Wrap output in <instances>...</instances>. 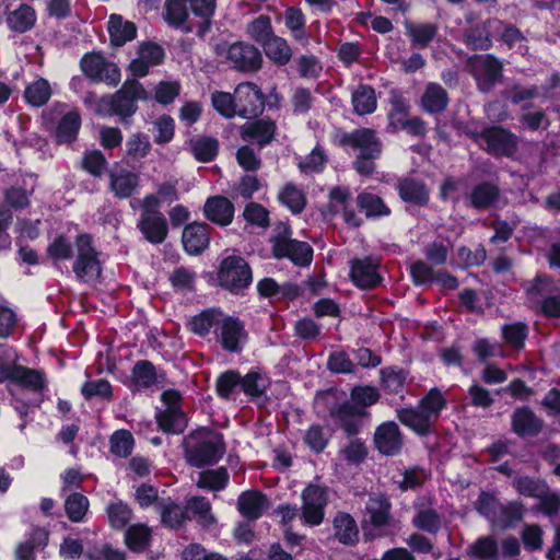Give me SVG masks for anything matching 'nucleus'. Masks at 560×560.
<instances>
[{
  "mask_svg": "<svg viewBox=\"0 0 560 560\" xmlns=\"http://www.w3.org/2000/svg\"><path fill=\"white\" fill-rule=\"evenodd\" d=\"M381 399L380 389L372 385H354L349 399L327 404L329 417L347 438L357 436L371 418L370 408Z\"/></svg>",
  "mask_w": 560,
  "mask_h": 560,
  "instance_id": "obj_1",
  "label": "nucleus"
},
{
  "mask_svg": "<svg viewBox=\"0 0 560 560\" xmlns=\"http://www.w3.org/2000/svg\"><path fill=\"white\" fill-rule=\"evenodd\" d=\"M330 141L335 147L346 151L350 149L358 151L352 161V168L359 175H373L376 170V160L383 152V143L374 129L360 127L346 131L339 128L331 133Z\"/></svg>",
  "mask_w": 560,
  "mask_h": 560,
  "instance_id": "obj_2",
  "label": "nucleus"
},
{
  "mask_svg": "<svg viewBox=\"0 0 560 560\" xmlns=\"http://www.w3.org/2000/svg\"><path fill=\"white\" fill-rule=\"evenodd\" d=\"M148 100V92L136 79L126 80L113 94H108L107 101H101L100 112L105 117L117 116L125 125L138 110V101Z\"/></svg>",
  "mask_w": 560,
  "mask_h": 560,
  "instance_id": "obj_3",
  "label": "nucleus"
},
{
  "mask_svg": "<svg viewBox=\"0 0 560 560\" xmlns=\"http://www.w3.org/2000/svg\"><path fill=\"white\" fill-rule=\"evenodd\" d=\"M254 280L253 268L241 255L224 256L215 270V284L223 291L235 296H242Z\"/></svg>",
  "mask_w": 560,
  "mask_h": 560,
  "instance_id": "obj_4",
  "label": "nucleus"
},
{
  "mask_svg": "<svg viewBox=\"0 0 560 560\" xmlns=\"http://www.w3.org/2000/svg\"><path fill=\"white\" fill-rule=\"evenodd\" d=\"M75 258L72 271L80 283H95L103 272L100 259L101 253L94 246V240L89 233H80L74 238Z\"/></svg>",
  "mask_w": 560,
  "mask_h": 560,
  "instance_id": "obj_5",
  "label": "nucleus"
},
{
  "mask_svg": "<svg viewBox=\"0 0 560 560\" xmlns=\"http://www.w3.org/2000/svg\"><path fill=\"white\" fill-rule=\"evenodd\" d=\"M390 109L387 114L388 131H406L410 136H420V116L410 117L411 97L409 91L392 89L388 92Z\"/></svg>",
  "mask_w": 560,
  "mask_h": 560,
  "instance_id": "obj_6",
  "label": "nucleus"
},
{
  "mask_svg": "<svg viewBox=\"0 0 560 560\" xmlns=\"http://www.w3.org/2000/svg\"><path fill=\"white\" fill-rule=\"evenodd\" d=\"M214 52L218 56L224 55L232 68L240 72H256L261 68L262 57L259 49L244 42H235L231 45L217 44Z\"/></svg>",
  "mask_w": 560,
  "mask_h": 560,
  "instance_id": "obj_7",
  "label": "nucleus"
},
{
  "mask_svg": "<svg viewBox=\"0 0 560 560\" xmlns=\"http://www.w3.org/2000/svg\"><path fill=\"white\" fill-rule=\"evenodd\" d=\"M287 233L291 234V231L285 230L271 238L272 257L278 260L289 259L301 268L308 267L313 261V247L307 242L291 238Z\"/></svg>",
  "mask_w": 560,
  "mask_h": 560,
  "instance_id": "obj_8",
  "label": "nucleus"
},
{
  "mask_svg": "<svg viewBox=\"0 0 560 560\" xmlns=\"http://www.w3.org/2000/svg\"><path fill=\"white\" fill-rule=\"evenodd\" d=\"M80 69L92 83L104 82L109 86H116L121 79L118 66L107 61L101 51L84 54L80 59Z\"/></svg>",
  "mask_w": 560,
  "mask_h": 560,
  "instance_id": "obj_9",
  "label": "nucleus"
},
{
  "mask_svg": "<svg viewBox=\"0 0 560 560\" xmlns=\"http://www.w3.org/2000/svg\"><path fill=\"white\" fill-rule=\"evenodd\" d=\"M478 145L490 154L511 158L517 151V137L502 127H490L475 135Z\"/></svg>",
  "mask_w": 560,
  "mask_h": 560,
  "instance_id": "obj_10",
  "label": "nucleus"
},
{
  "mask_svg": "<svg viewBox=\"0 0 560 560\" xmlns=\"http://www.w3.org/2000/svg\"><path fill=\"white\" fill-rule=\"evenodd\" d=\"M223 434L214 433L213 440L198 441L186 448L185 457L191 467L203 468L215 465L225 453Z\"/></svg>",
  "mask_w": 560,
  "mask_h": 560,
  "instance_id": "obj_11",
  "label": "nucleus"
},
{
  "mask_svg": "<svg viewBox=\"0 0 560 560\" xmlns=\"http://www.w3.org/2000/svg\"><path fill=\"white\" fill-rule=\"evenodd\" d=\"M380 268L381 260L374 256L354 257L350 260V281L360 290H374L384 280Z\"/></svg>",
  "mask_w": 560,
  "mask_h": 560,
  "instance_id": "obj_12",
  "label": "nucleus"
},
{
  "mask_svg": "<svg viewBox=\"0 0 560 560\" xmlns=\"http://www.w3.org/2000/svg\"><path fill=\"white\" fill-rule=\"evenodd\" d=\"M237 116L245 119L259 117L266 107V95L253 82H242L235 88Z\"/></svg>",
  "mask_w": 560,
  "mask_h": 560,
  "instance_id": "obj_13",
  "label": "nucleus"
},
{
  "mask_svg": "<svg viewBox=\"0 0 560 560\" xmlns=\"http://www.w3.org/2000/svg\"><path fill=\"white\" fill-rule=\"evenodd\" d=\"M526 292L534 302H539L541 298H545L541 310L546 315L560 316V289L547 277L537 276L534 282L526 288Z\"/></svg>",
  "mask_w": 560,
  "mask_h": 560,
  "instance_id": "obj_14",
  "label": "nucleus"
},
{
  "mask_svg": "<svg viewBox=\"0 0 560 560\" xmlns=\"http://www.w3.org/2000/svg\"><path fill=\"white\" fill-rule=\"evenodd\" d=\"M327 491L318 485H308L302 492V520L308 526L323 523L327 505Z\"/></svg>",
  "mask_w": 560,
  "mask_h": 560,
  "instance_id": "obj_15",
  "label": "nucleus"
},
{
  "mask_svg": "<svg viewBox=\"0 0 560 560\" xmlns=\"http://www.w3.org/2000/svg\"><path fill=\"white\" fill-rule=\"evenodd\" d=\"M471 70L482 92H489L502 81V62L491 55L479 56L470 61Z\"/></svg>",
  "mask_w": 560,
  "mask_h": 560,
  "instance_id": "obj_16",
  "label": "nucleus"
},
{
  "mask_svg": "<svg viewBox=\"0 0 560 560\" xmlns=\"http://www.w3.org/2000/svg\"><path fill=\"white\" fill-rule=\"evenodd\" d=\"M215 334L222 349L230 353H240L243 350L242 342L248 337L244 323L230 315L222 318L219 332Z\"/></svg>",
  "mask_w": 560,
  "mask_h": 560,
  "instance_id": "obj_17",
  "label": "nucleus"
},
{
  "mask_svg": "<svg viewBox=\"0 0 560 560\" xmlns=\"http://www.w3.org/2000/svg\"><path fill=\"white\" fill-rule=\"evenodd\" d=\"M375 450L384 456H395L402 447V436L395 421H385L376 427L373 435Z\"/></svg>",
  "mask_w": 560,
  "mask_h": 560,
  "instance_id": "obj_18",
  "label": "nucleus"
},
{
  "mask_svg": "<svg viewBox=\"0 0 560 560\" xmlns=\"http://www.w3.org/2000/svg\"><path fill=\"white\" fill-rule=\"evenodd\" d=\"M164 378L165 372L160 373L151 361L138 360L133 364L129 381L125 385L133 393L142 392L151 388Z\"/></svg>",
  "mask_w": 560,
  "mask_h": 560,
  "instance_id": "obj_19",
  "label": "nucleus"
},
{
  "mask_svg": "<svg viewBox=\"0 0 560 560\" xmlns=\"http://www.w3.org/2000/svg\"><path fill=\"white\" fill-rule=\"evenodd\" d=\"M212 228L206 222H192L185 225L182 233L184 250L190 256L202 254L210 244Z\"/></svg>",
  "mask_w": 560,
  "mask_h": 560,
  "instance_id": "obj_20",
  "label": "nucleus"
},
{
  "mask_svg": "<svg viewBox=\"0 0 560 560\" xmlns=\"http://www.w3.org/2000/svg\"><path fill=\"white\" fill-rule=\"evenodd\" d=\"M202 212L208 221L218 226L225 228L233 222L235 207L226 197L215 195L207 198Z\"/></svg>",
  "mask_w": 560,
  "mask_h": 560,
  "instance_id": "obj_21",
  "label": "nucleus"
},
{
  "mask_svg": "<svg viewBox=\"0 0 560 560\" xmlns=\"http://www.w3.org/2000/svg\"><path fill=\"white\" fill-rule=\"evenodd\" d=\"M277 131L276 121L269 117L258 118L241 127L240 135L244 141L256 143L260 148L269 144Z\"/></svg>",
  "mask_w": 560,
  "mask_h": 560,
  "instance_id": "obj_22",
  "label": "nucleus"
},
{
  "mask_svg": "<svg viewBox=\"0 0 560 560\" xmlns=\"http://www.w3.org/2000/svg\"><path fill=\"white\" fill-rule=\"evenodd\" d=\"M269 505L268 497L257 489L245 490L237 498V511L247 521L259 520Z\"/></svg>",
  "mask_w": 560,
  "mask_h": 560,
  "instance_id": "obj_23",
  "label": "nucleus"
},
{
  "mask_svg": "<svg viewBox=\"0 0 560 560\" xmlns=\"http://www.w3.org/2000/svg\"><path fill=\"white\" fill-rule=\"evenodd\" d=\"M188 4L190 5V0H165L163 13L171 27L179 28L186 34L195 32V24L188 21Z\"/></svg>",
  "mask_w": 560,
  "mask_h": 560,
  "instance_id": "obj_24",
  "label": "nucleus"
},
{
  "mask_svg": "<svg viewBox=\"0 0 560 560\" xmlns=\"http://www.w3.org/2000/svg\"><path fill=\"white\" fill-rule=\"evenodd\" d=\"M137 226L143 237L154 245L162 244L168 234L167 221L162 212L141 215Z\"/></svg>",
  "mask_w": 560,
  "mask_h": 560,
  "instance_id": "obj_25",
  "label": "nucleus"
},
{
  "mask_svg": "<svg viewBox=\"0 0 560 560\" xmlns=\"http://www.w3.org/2000/svg\"><path fill=\"white\" fill-rule=\"evenodd\" d=\"M36 22V10L27 3H21L13 11L5 12V24L8 28L18 34H24L31 31Z\"/></svg>",
  "mask_w": 560,
  "mask_h": 560,
  "instance_id": "obj_26",
  "label": "nucleus"
},
{
  "mask_svg": "<svg viewBox=\"0 0 560 560\" xmlns=\"http://www.w3.org/2000/svg\"><path fill=\"white\" fill-rule=\"evenodd\" d=\"M107 32L110 45L121 47L137 37V26L131 21H125L119 14H112L108 20Z\"/></svg>",
  "mask_w": 560,
  "mask_h": 560,
  "instance_id": "obj_27",
  "label": "nucleus"
},
{
  "mask_svg": "<svg viewBox=\"0 0 560 560\" xmlns=\"http://www.w3.org/2000/svg\"><path fill=\"white\" fill-rule=\"evenodd\" d=\"M336 539L345 545L353 547L359 542V528L355 520L347 512H338L332 521Z\"/></svg>",
  "mask_w": 560,
  "mask_h": 560,
  "instance_id": "obj_28",
  "label": "nucleus"
},
{
  "mask_svg": "<svg viewBox=\"0 0 560 560\" xmlns=\"http://www.w3.org/2000/svg\"><path fill=\"white\" fill-rule=\"evenodd\" d=\"M222 317L223 312L221 308L209 307L192 316L188 323V328L195 335L205 338L212 328L220 325Z\"/></svg>",
  "mask_w": 560,
  "mask_h": 560,
  "instance_id": "obj_29",
  "label": "nucleus"
},
{
  "mask_svg": "<svg viewBox=\"0 0 560 560\" xmlns=\"http://www.w3.org/2000/svg\"><path fill=\"white\" fill-rule=\"evenodd\" d=\"M82 119L78 110L67 112L59 120L55 138L58 144H72L77 141Z\"/></svg>",
  "mask_w": 560,
  "mask_h": 560,
  "instance_id": "obj_30",
  "label": "nucleus"
},
{
  "mask_svg": "<svg viewBox=\"0 0 560 560\" xmlns=\"http://www.w3.org/2000/svg\"><path fill=\"white\" fill-rule=\"evenodd\" d=\"M159 429L167 434H182L187 428V419L182 408H165L155 415Z\"/></svg>",
  "mask_w": 560,
  "mask_h": 560,
  "instance_id": "obj_31",
  "label": "nucleus"
},
{
  "mask_svg": "<svg viewBox=\"0 0 560 560\" xmlns=\"http://www.w3.org/2000/svg\"><path fill=\"white\" fill-rule=\"evenodd\" d=\"M152 540V530L145 524L138 523L130 525L124 536V542L129 551L142 553L150 546Z\"/></svg>",
  "mask_w": 560,
  "mask_h": 560,
  "instance_id": "obj_32",
  "label": "nucleus"
},
{
  "mask_svg": "<svg viewBox=\"0 0 560 560\" xmlns=\"http://www.w3.org/2000/svg\"><path fill=\"white\" fill-rule=\"evenodd\" d=\"M215 8L217 0H190L189 9L191 13L200 19V22L195 25V32L198 37H205L210 31Z\"/></svg>",
  "mask_w": 560,
  "mask_h": 560,
  "instance_id": "obj_33",
  "label": "nucleus"
},
{
  "mask_svg": "<svg viewBox=\"0 0 560 560\" xmlns=\"http://www.w3.org/2000/svg\"><path fill=\"white\" fill-rule=\"evenodd\" d=\"M365 509L373 527H383L389 524L392 504L386 495L370 497Z\"/></svg>",
  "mask_w": 560,
  "mask_h": 560,
  "instance_id": "obj_34",
  "label": "nucleus"
},
{
  "mask_svg": "<svg viewBox=\"0 0 560 560\" xmlns=\"http://www.w3.org/2000/svg\"><path fill=\"white\" fill-rule=\"evenodd\" d=\"M262 48L267 58L277 67L287 66L292 58V49L283 37L275 35L264 43Z\"/></svg>",
  "mask_w": 560,
  "mask_h": 560,
  "instance_id": "obj_35",
  "label": "nucleus"
},
{
  "mask_svg": "<svg viewBox=\"0 0 560 560\" xmlns=\"http://www.w3.org/2000/svg\"><path fill=\"white\" fill-rule=\"evenodd\" d=\"M353 112L360 116L375 112L377 106L375 90L369 84H360L352 93Z\"/></svg>",
  "mask_w": 560,
  "mask_h": 560,
  "instance_id": "obj_36",
  "label": "nucleus"
},
{
  "mask_svg": "<svg viewBox=\"0 0 560 560\" xmlns=\"http://www.w3.org/2000/svg\"><path fill=\"white\" fill-rule=\"evenodd\" d=\"M357 207L368 219L390 214V209L385 205L384 200L372 192H360L357 196Z\"/></svg>",
  "mask_w": 560,
  "mask_h": 560,
  "instance_id": "obj_37",
  "label": "nucleus"
},
{
  "mask_svg": "<svg viewBox=\"0 0 560 560\" xmlns=\"http://www.w3.org/2000/svg\"><path fill=\"white\" fill-rule=\"evenodd\" d=\"M331 433L319 423H312L303 435V443L314 454L323 453L329 445Z\"/></svg>",
  "mask_w": 560,
  "mask_h": 560,
  "instance_id": "obj_38",
  "label": "nucleus"
},
{
  "mask_svg": "<svg viewBox=\"0 0 560 560\" xmlns=\"http://www.w3.org/2000/svg\"><path fill=\"white\" fill-rule=\"evenodd\" d=\"M241 392V373L237 370H226L215 378V394L221 399L229 400Z\"/></svg>",
  "mask_w": 560,
  "mask_h": 560,
  "instance_id": "obj_39",
  "label": "nucleus"
},
{
  "mask_svg": "<svg viewBox=\"0 0 560 560\" xmlns=\"http://www.w3.org/2000/svg\"><path fill=\"white\" fill-rule=\"evenodd\" d=\"M90 508V501L86 495L81 492H71L63 503L67 517L72 523H81L84 521Z\"/></svg>",
  "mask_w": 560,
  "mask_h": 560,
  "instance_id": "obj_40",
  "label": "nucleus"
},
{
  "mask_svg": "<svg viewBox=\"0 0 560 560\" xmlns=\"http://www.w3.org/2000/svg\"><path fill=\"white\" fill-rule=\"evenodd\" d=\"M24 100L32 107H42L47 104L51 96L49 82L44 78H38L24 90Z\"/></svg>",
  "mask_w": 560,
  "mask_h": 560,
  "instance_id": "obj_41",
  "label": "nucleus"
},
{
  "mask_svg": "<svg viewBox=\"0 0 560 560\" xmlns=\"http://www.w3.org/2000/svg\"><path fill=\"white\" fill-rule=\"evenodd\" d=\"M190 147L197 161L208 163L219 153V141L214 137L201 136L190 140Z\"/></svg>",
  "mask_w": 560,
  "mask_h": 560,
  "instance_id": "obj_42",
  "label": "nucleus"
},
{
  "mask_svg": "<svg viewBox=\"0 0 560 560\" xmlns=\"http://www.w3.org/2000/svg\"><path fill=\"white\" fill-rule=\"evenodd\" d=\"M229 480L228 469L221 466L217 469H208L200 472L197 486L211 491H222L228 487Z\"/></svg>",
  "mask_w": 560,
  "mask_h": 560,
  "instance_id": "obj_43",
  "label": "nucleus"
},
{
  "mask_svg": "<svg viewBox=\"0 0 560 560\" xmlns=\"http://www.w3.org/2000/svg\"><path fill=\"white\" fill-rule=\"evenodd\" d=\"M15 385L32 392H42L47 386L46 374L43 370L20 366Z\"/></svg>",
  "mask_w": 560,
  "mask_h": 560,
  "instance_id": "obj_44",
  "label": "nucleus"
},
{
  "mask_svg": "<svg viewBox=\"0 0 560 560\" xmlns=\"http://www.w3.org/2000/svg\"><path fill=\"white\" fill-rule=\"evenodd\" d=\"M133 447V435L126 429L116 430L109 438V451L117 457H129L132 454Z\"/></svg>",
  "mask_w": 560,
  "mask_h": 560,
  "instance_id": "obj_45",
  "label": "nucleus"
},
{
  "mask_svg": "<svg viewBox=\"0 0 560 560\" xmlns=\"http://www.w3.org/2000/svg\"><path fill=\"white\" fill-rule=\"evenodd\" d=\"M448 103L446 91L439 84L431 83L422 95V106L429 113H439L445 109Z\"/></svg>",
  "mask_w": 560,
  "mask_h": 560,
  "instance_id": "obj_46",
  "label": "nucleus"
},
{
  "mask_svg": "<svg viewBox=\"0 0 560 560\" xmlns=\"http://www.w3.org/2000/svg\"><path fill=\"white\" fill-rule=\"evenodd\" d=\"M381 385L388 394H399L405 385L407 374L404 369L398 368H384L380 371Z\"/></svg>",
  "mask_w": 560,
  "mask_h": 560,
  "instance_id": "obj_47",
  "label": "nucleus"
},
{
  "mask_svg": "<svg viewBox=\"0 0 560 560\" xmlns=\"http://www.w3.org/2000/svg\"><path fill=\"white\" fill-rule=\"evenodd\" d=\"M80 390L85 400L100 398L102 400L110 401L114 397L112 384L105 378L85 381Z\"/></svg>",
  "mask_w": 560,
  "mask_h": 560,
  "instance_id": "obj_48",
  "label": "nucleus"
},
{
  "mask_svg": "<svg viewBox=\"0 0 560 560\" xmlns=\"http://www.w3.org/2000/svg\"><path fill=\"white\" fill-rule=\"evenodd\" d=\"M268 383L257 371H249L244 376L241 375V392H243L252 400L260 398L265 395Z\"/></svg>",
  "mask_w": 560,
  "mask_h": 560,
  "instance_id": "obj_49",
  "label": "nucleus"
},
{
  "mask_svg": "<svg viewBox=\"0 0 560 560\" xmlns=\"http://www.w3.org/2000/svg\"><path fill=\"white\" fill-rule=\"evenodd\" d=\"M106 514L108 518V523L114 529H122L126 527L132 516V511L121 500L110 502L106 508Z\"/></svg>",
  "mask_w": 560,
  "mask_h": 560,
  "instance_id": "obj_50",
  "label": "nucleus"
},
{
  "mask_svg": "<svg viewBox=\"0 0 560 560\" xmlns=\"http://www.w3.org/2000/svg\"><path fill=\"white\" fill-rule=\"evenodd\" d=\"M279 201L289 208L293 214L301 213L306 206V198L303 191L292 184H287L279 192Z\"/></svg>",
  "mask_w": 560,
  "mask_h": 560,
  "instance_id": "obj_51",
  "label": "nucleus"
},
{
  "mask_svg": "<svg viewBox=\"0 0 560 560\" xmlns=\"http://www.w3.org/2000/svg\"><path fill=\"white\" fill-rule=\"evenodd\" d=\"M151 151V143L149 137L144 133L137 132L131 135L126 141V158L127 161H138Z\"/></svg>",
  "mask_w": 560,
  "mask_h": 560,
  "instance_id": "obj_52",
  "label": "nucleus"
},
{
  "mask_svg": "<svg viewBox=\"0 0 560 560\" xmlns=\"http://www.w3.org/2000/svg\"><path fill=\"white\" fill-rule=\"evenodd\" d=\"M305 16L299 7H289L284 11V24L291 32L295 40H302L306 37Z\"/></svg>",
  "mask_w": 560,
  "mask_h": 560,
  "instance_id": "obj_53",
  "label": "nucleus"
},
{
  "mask_svg": "<svg viewBox=\"0 0 560 560\" xmlns=\"http://www.w3.org/2000/svg\"><path fill=\"white\" fill-rule=\"evenodd\" d=\"M247 32L249 36L261 46L275 36L271 19L267 14H260L253 20L248 24Z\"/></svg>",
  "mask_w": 560,
  "mask_h": 560,
  "instance_id": "obj_54",
  "label": "nucleus"
},
{
  "mask_svg": "<svg viewBox=\"0 0 560 560\" xmlns=\"http://www.w3.org/2000/svg\"><path fill=\"white\" fill-rule=\"evenodd\" d=\"M189 518L186 509L171 502L163 506L161 511V522L165 527L171 529H179L184 526L185 522Z\"/></svg>",
  "mask_w": 560,
  "mask_h": 560,
  "instance_id": "obj_55",
  "label": "nucleus"
},
{
  "mask_svg": "<svg viewBox=\"0 0 560 560\" xmlns=\"http://www.w3.org/2000/svg\"><path fill=\"white\" fill-rule=\"evenodd\" d=\"M213 108L224 118L237 116L235 91L229 92L215 91L211 95Z\"/></svg>",
  "mask_w": 560,
  "mask_h": 560,
  "instance_id": "obj_56",
  "label": "nucleus"
},
{
  "mask_svg": "<svg viewBox=\"0 0 560 560\" xmlns=\"http://www.w3.org/2000/svg\"><path fill=\"white\" fill-rule=\"evenodd\" d=\"M328 162V156L320 145H316L303 160L299 163L302 173H322Z\"/></svg>",
  "mask_w": 560,
  "mask_h": 560,
  "instance_id": "obj_57",
  "label": "nucleus"
},
{
  "mask_svg": "<svg viewBox=\"0 0 560 560\" xmlns=\"http://www.w3.org/2000/svg\"><path fill=\"white\" fill-rule=\"evenodd\" d=\"M513 429L521 435L532 434L539 430L538 419L528 409H518L513 415Z\"/></svg>",
  "mask_w": 560,
  "mask_h": 560,
  "instance_id": "obj_58",
  "label": "nucleus"
},
{
  "mask_svg": "<svg viewBox=\"0 0 560 560\" xmlns=\"http://www.w3.org/2000/svg\"><path fill=\"white\" fill-rule=\"evenodd\" d=\"M501 504L494 494L481 492L475 503L476 510L487 517L491 523L495 524L499 517Z\"/></svg>",
  "mask_w": 560,
  "mask_h": 560,
  "instance_id": "obj_59",
  "label": "nucleus"
},
{
  "mask_svg": "<svg viewBox=\"0 0 560 560\" xmlns=\"http://www.w3.org/2000/svg\"><path fill=\"white\" fill-rule=\"evenodd\" d=\"M170 282L175 291H192L195 289L196 272L184 266L176 267L170 276Z\"/></svg>",
  "mask_w": 560,
  "mask_h": 560,
  "instance_id": "obj_60",
  "label": "nucleus"
},
{
  "mask_svg": "<svg viewBox=\"0 0 560 560\" xmlns=\"http://www.w3.org/2000/svg\"><path fill=\"white\" fill-rule=\"evenodd\" d=\"M47 255L55 261L69 260L73 258V245L65 235H57L48 245Z\"/></svg>",
  "mask_w": 560,
  "mask_h": 560,
  "instance_id": "obj_61",
  "label": "nucleus"
},
{
  "mask_svg": "<svg viewBox=\"0 0 560 560\" xmlns=\"http://www.w3.org/2000/svg\"><path fill=\"white\" fill-rule=\"evenodd\" d=\"M444 407V399L438 389H431L422 399V424L435 419Z\"/></svg>",
  "mask_w": 560,
  "mask_h": 560,
  "instance_id": "obj_62",
  "label": "nucleus"
},
{
  "mask_svg": "<svg viewBox=\"0 0 560 560\" xmlns=\"http://www.w3.org/2000/svg\"><path fill=\"white\" fill-rule=\"evenodd\" d=\"M352 438L353 439L341 450V454L348 463L359 465L366 459L369 452L365 443L361 439L357 436Z\"/></svg>",
  "mask_w": 560,
  "mask_h": 560,
  "instance_id": "obj_63",
  "label": "nucleus"
},
{
  "mask_svg": "<svg viewBox=\"0 0 560 560\" xmlns=\"http://www.w3.org/2000/svg\"><path fill=\"white\" fill-rule=\"evenodd\" d=\"M469 553L477 560H495L498 546L491 537H482L470 547Z\"/></svg>",
  "mask_w": 560,
  "mask_h": 560,
  "instance_id": "obj_64",
  "label": "nucleus"
}]
</instances>
